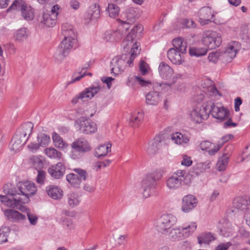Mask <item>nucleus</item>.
<instances>
[{
	"mask_svg": "<svg viewBox=\"0 0 250 250\" xmlns=\"http://www.w3.org/2000/svg\"><path fill=\"white\" fill-rule=\"evenodd\" d=\"M3 191L6 195H0V201L4 206L20 210H26L24 205L29 202V197L37 192L35 184L31 181L19 183L17 190L11 184L4 186Z\"/></svg>",
	"mask_w": 250,
	"mask_h": 250,
	"instance_id": "1",
	"label": "nucleus"
},
{
	"mask_svg": "<svg viewBox=\"0 0 250 250\" xmlns=\"http://www.w3.org/2000/svg\"><path fill=\"white\" fill-rule=\"evenodd\" d=\"M62 29L64 38L54 55L55 59L58 62H61L68 55L70 50L76 47L77 42V34L72 25L63 24Z\"/></svg>",
	"mask_w": 250,
	"mask_h": 250,
	"instance_id": "2",
	"label": "nucleus"
},
{
	"mask_svg": "<svg viewBox=\"0 0 250 250\" xmlns=\"http://www.w3.org/2000/svg\"><path fill=\"white\" fill-rule=\"evenodd\" d=\"M33 126L32 123L27 122L18 129L10 144L11 150L16 152L22 149L31 134Z\"/></svg>",
	"mask_w": 250,
	"mask_h": 250,
	"instance_id": "3",
	"label": "nucleus"
},
{
	"mask_svg": "<svg viewBox=\"0 0 250 250\" xmlns=\"http://www.w3.org/2000/svg\"><path fill=\"white\" fill-rule=\"evenodd\" d=\"M181 75L180 74L176 75L173 77L172 82L171 83H165L159 84L157 83L154 85L153 89L154 90L148 92L146 95V103L147 104L156 105L159 102L162 100V97L160 94V90L161 87L164 86L165 85H167L168 86H171L173 83H174L177 79L180 78Z\"/></svg>",
	"mask_w": 250,
	"mask_h": 250,
	"instance_id": "4",
	"label": "nucleus"
},
{
	"mask_svg": "<svg viewBox=\"0 0 250 250\" xmlns=\"http://www.w3.org/2000/svg\"><path fill=\"white\" fill-rule=\"evenodd\" d=\"M162 177L161 172L154 171L148 173L143 179L142 182V188H143V196L148 197L151 193V190L155 189L157 187V181Z\"/></svg>",
	"mask_w": 250,
	"mask_h": 250,
	"instance_id": "5",
	"label": "nucleus"
},
{
	"mask_svg": "<svg viewBox=\"0 0 250 250\" xmlns=\"http://www.w3.org/2000/svg\"><path fill=\"white\" fill-rule=\"evenodd\" d=\"M104 88V86H101L99 81L94 82L89 87L86 88L76 95L71 101L73 104L77 103L79 100L83 102L87 101L94 97L101 91Z\"/></svg>",
	"mask_w": 250,
	"mask_h": 250,
	"instance_id": "6",
	"label": "nucleus"
},
{
	"mask_svg": "<svg viewBox=\"0 0 250 250\" xmlns=\"http://www.w3.org/2000/svg\"><path fill=\"white\" fill-rule=\"evenodd\" d=\"M187 176L184 170H178L174 172L166 181L167 187L169 190H175L180 188Z\"/></svg>",
	"mask_w": 250,
	"mask_h": 250,
	"instance_id": "7",
	"label": "nucleus"
},
{
	"mask_svg": "<svg viewBox=\"0 0 250 250\" xmlns=\"http://www.w3.org/2000/svg\"><path fill=\"white\" fill-rule=\"evenodd\" d=\"M73 150L71 157L74 159H78L83 156V154L91 150L88 141L84 138H80L74 142L72 145Z\"/></svg>",
	"mask_w": 250,
	"mask_h": 250,
	"instance_id": "8",
	"label": "nucleus"
},
{
	"mask_svg": "<svg viewBox=\"0 0 250 250\" xmlns=\"http://www.w3.org/2000/svg\"><path fill=\"white\" fill-rule=\"evenodd\" d=\"M176 222L177 218L174 215L171 214H164L158 220L156 228L159 232L165 234L167 232V229Z\"/></svg>",
	"mask_w": 250,
	"mask_h": 250,
	"instance_id": "9",
	"label": "nucleus"
},
{
	"mask_svg": "<svg viewBox=\"0 0 250 250\" xmlns=\"http://www.w3.org/2000/svg\"><path fill=\"white\" fill-rule=\"evenodd\" d=\"M75 126L81 132L85 134L94 133L97 130V125L94 122L84 119V117L78 118L75 121Z\"/></svg>",
	"mask_w": 250,
	"mask_h": 250,
	"instance_id": "10",
	"label": "nucleus"
},
{
	"mask_svg": "<svg viewBox=\"0 0 250 250\" xmlns=\"http://www.w3.org/2000/svg\"><path fill=\"white\" fill-rule=\"evenodd\" d=\"M202 41L208 49H213L221 45L222 39L220 34L215 32H208L204 34Z\"/></svg>",
	"mask_w": 250,
	"mask_h": 250,
	"instance_id": "11",
	"label": "nucleus"
},
{
	"mask_svg": "<svg viewBox=\"0 0 250 250\" xmlns=\"http://www.w3.org/2000/svg\"><path fill=\"white\" fill-rule=\"evenodd\" d=\"M73 170L76 174L71 173L67 174L66 176V180L72 186L78 188L83 180H86L88 174L85 170L80 168H74Z\"/></svg>",
	"mask_w": 250,
	"mask_h": 250,
	"instance_id": "12",
	"label": "nucleus"
},
{
	"mask_svg": "<svg viewBox=\"0 0 250 250\" xmlns=\"http://www.w3.org/2000/svg\"><path fill=\"white\" fill-rule=\"evenodd\" d=\"M190 117L192 121L196 123H200L203 120L207 119L208 117V102L194 108L190 112Z\"/></svg>",
	"mask_w": 250,
	"mask_h": 250,
	"instance_id": "13",
	"label": "nucleus"
},
{
	"mask_svg": "<svg viewBox=\"0 0 250 250\" xmlns=\"http://www.w3.org/2000/svg\"><path fill=\"white\" fill-rule=\"evenodd\" d=\"M208 114L211 113L212 116L221 121L224 120L228 116V113L225 108L218 104H214L212 101H208Z\"/></svg>",
	"mask_w": 250,
	"mask_h": 250,
	"instance_id": "14",
	"label": "nucleus"
},
{
	"mask_svg": "<svg viewBox=\"0 0 250 250\" xmlns=\"http://www.w3.org/2000/svg\"><path fill=\"white\" fill-rule=\"evenodd\" d=\"M197 199L192 195H188L183 197L182 202L181 210L185 213H188L197 206Z\"/></svg>",
	"mask_w": 250,
	"mask_h": 250,
	"instance_id": "15",
	"label": "nucleus"
},
{
	"mask_svg": "<svg viewBox=\"0 0 250 250\" xmlns=\"http://www.w3.org/2000/svg\"><path fill=\"white\" fill-rule=\"evenodd\" d=\"M240 48V44L238 42L233 41L229 42L224 53V57L227 62H231L236 56Z\"/></svg>",
	"mask_w": 250,
	"mask_h": 250,
	"instance_id": "16",
	"label": "nucleus"
},
{
	"mask_svg": "<svg viewBox=\"0 0 250 250\" xmlns=\"http://www.w3.org/2000/svg\"><path fill=\"white\" fill-rule=\"evenodd\" d=\"M198 16L199 22H200L202 25H205L211 21L213 14L210 7H203L199 11Z\"/></svg>",
	"mask_w": 250,
	"mask_h": 250,
	"instance_id": "17",
	"label": "nucleus"
},
{
	"mask_svg": "<svg viewBox=\"0 0 250 250\" xmlns=\"http://www.w3.org/2000/svg\"><path fill=\"white\" fill-rule=\"evenodd\" d=\"M65 170V167L62 163L59 162L56 165L49 167L48 172L52 177L55 179H59L63 176Z\"/></svg>",
	"mask_w": 250,
	"mask_h": 250,
	"instance_id": "18",
	"label": "nucleus"
},
{
	"mask_svg": "<svg viewBox=\"0 0 250 250\" xmlns=\"http://www.w3.org/2000/svg\"><path fill=\"white\" fill-rule=\"evenodd\" d=\"M4 214L7 220L12 222H19L26 219L25 215L12 209L5 210Z\"/></svg>",
	"mask_w": 250,
	"mask_h": 250,
	"instance_id": "19",
	"label": "nucleus"
},
{
	"mask_svg": "<svg viewBox=\"0 0 250 250\" xmlns=\"http://www.w3.org/2000/svg\"><path fill=\"white\" fill-rule=\"evenodd\" d=\"M159 74L161 78L164 80L169 79L173 74L172 68L165 62H161L158 67Z\"/></svg>",
	"mask_w": 250,
	"mask_h": 250,
	"instance_id": "20",
	"label": "nucleus"
},
{
	"mask_svg": "<svg viewBox=\"0 0 250 250\" xmlns=\"http://www.w3.org/2000/svg\"><path fill=\"white\" fill-rule=\"evenodd\" d=\"M220 144H215L209 141H202L200 144V148L202 150L207 151L209 155H214L220 148Z\"/></svg>",
	"mask_w": 250,
	"mask_h": 250,
	"instance_id": "21",
	"label": "nucleus"
},
{
	"mask_svg": "<svg viewBox=\"0 0 250 250\" xmlns=\"http://www.w3.org/2000/svg\"><path fill=\"white\" fill-rule=\"evenodd\" d=\"M183 54L175 48H170L167 51V57L175 64H180L184 61Z\"/></svg>",
	"mask_w": 250,
	"mask_h": 250,
	"instance_id": "22",
	"label": "nucleus"
},
{
	"mask_svg": "<svg viewBox=\"0 0 250 250\" xmlns=\"http://www.w3.org/2000/svg\"><path fill=\"white\" fill-rule=\"evenodd\" d=\"M111 64L114 66L111 69L110 73L115 75V76L121 73L124 70V65L125 62L124 60L116 57L112 59Z\"/></svg>",
	"mask_w": 250,
	"mask_h": 250,
	"instance_id": "23",
	"label": "nucleus"
},
{
	"mask_svg": "<svg viewBox=\"0 0 250 250\" xmlns=\"http://www.w3.org/2000/svg\"><path fill=\"white\" fill-rule=\"evenodd\" d=\"M46 191L48 196L55 200L61 199L63 195L62 190L58 187L54 185L47 186Z\"/></svg>",
	"mask_w": 250,
	"mask_h": 250,
	"instance_id": "24",
	"label": "nucleus"
},
{
	"mask_svg": "<svg viewBox=\"0 0 250 250\" xmlns=\"http://www.w3.org/2000/svg\"><path fill=\"white\" fill-rule=\"evenodd\" d=\"M29 34V31L26 28H21L14 32L13 39L16 42H23L28 38Z\"/></svg>",
	"mask_w": 250,
	"mask_h": 250,
	"instance_id": "25",
	"label": "nucleus"
},
{
	"mask_svg": "<svg viewBox=\"0 0 250 250\" xmlns=\"http://www.w3.org/2000/svg\"><path fill=\"white\" fill-rule=\"evenodd\" d=\"M162 137V135H159L149 142L147 148L148 153L153 154L159 149L161 145Z\"/></svg>",
	"mask_w": 250,
	"mask_h": 250,
	"instance_id": "26",
	"label": "nucleus"
},
{
	"mask_svg": "<svg viewBox=\"0 0 250 250\" xmlns=\"http://www.w3.org/2000/svg\"><path fill=\"white\" fill-rule=\"evenodd\" d=\"M56 15L43 11L41 22L47 27H52L56 23Z\"/></svg>",
	"mask_w": 250,
	"mask_h": 250,
	"instance_id": "27",
	"label": "nucleus"
},
{
	"mask_svg": "<svg viewBox=\"0 0 250 250\" xmlns=\"http://www.w3.org/2000/svg\"><path fill=\"white\" fill-rule=\"evenodd\" d=\"M233 208L242 211L249 210V203L248 200L243 197H238L233 202Z\"/></svg>",
	"mask_w": 250,
	"mask_h": 250,
	"instance_id": "28",
	"label": "nucleus"
},
{
	"mask_svg": "<svg viewBox=\"0 0 250 250\" xmlns=\"http://www.w3.org/2000/svg\"><path fill=\"white\" fill-rule=\"evenodd\" d=\"M198 241L200 244L208 245L216 239V235L211 232H204L198 235Z\"/></svg>",
	"mask_w": 250,
	"mask_h": 250,
	"instance_id": "29",
	"label": "nucleus"
},
{
	"mask_svg": "<svg viewBox=\"0 0 250 250\" xmlns=\"http://www.w3.org/2000/svg\"><path fill=\"white\" fill-rule=\"evenodd\" d=\"M99 5L96 4L91 5L86 18L89 19V21H93L98 19L100 17Z\"/></svg>",
	"mask_w": 250,
	"mask_h": 250,
	"instance_id": "30",
	"label": "nucleus"
},
{
	"mask_svg": "<svg viewBox=\"0 0 250 250\" xmlns=\"http://www.w3.org/2000/svg\"><path fill=\"white\" fill-rule=\"evenodd\" d=\"M172 44L173 48H175L179 50L182 54H185L187 52V43L183 41L182 38H178L173 40Z\"/></svg>",
	"mask_w": 250,
	"mask_h": 250,
	"instance_id": "31",
	"label": "nucleus"
},
{
	"mask_svg": "<svg viewBox=\"0 0 250 250\" xmlns=\"http://www.w3.org/2000/svg\"><path fill=\"white\" fill-rule=\"evenodd\" d=\"M144 118V114L142 112H138L132 115L129 121V125L132 127L135 128L139 126Z\"/></svg>",
	"mask_w": 250,
	"mask_h": 250,
	"instance_id": "32",
	"label": "nucleus"
},
{
	"mask_svg": "<svg viewBox=\"0 0 250 250\" xmlns=\"http://www.w3.org/2000/svg\"><path fill=\"white\" fill-rule=\"evenodd\" d=\"M148 82L145 80L142 77L139 76H132L128 77L126 84L128 86H133L136 83H138L142 86H145L148 83Z\"/></svg>",
	"mask_w": 250,
	"mask_h": 250,
	"instance_id": "33",
	"label": "nucleus"
},
{
	"mask_svg": "<svg viewBox=\"0 0 250 250\" xmlns=\"http://www.w3.org/2000/svg\"><path fill=\"white\" fill-rule=\"evenodd\" d=\"M231 226V224L230 222L227 219H223L219 222V225L218 228L220 229V234L224 237L229 236V231L228 230H226V228H229Z\"/></svg>",
	"mask_w": 250,
	"mask_h": 250,
	"instance_id": "34",
	"label": "nucleus"
},
{
	"mask_svg": "<svg viewBox=\"0 0 250 250\" xmlns=\"http://www.w3.org/2000/svg\"><path fill=\"white\" fill-rule=\"evenodd\" d=\"M182 233L183 237L187 238L191 235L196 229L197 224L196 222H190L188 225L182 227Z\"/></svg>",
	"mask_w": 250,
	"mask_h": 250,
	"instance_id": "35",
	"label": "nucleus"
},
{
	"mask_svg": "<svg viewBox=\"0 0 250 250\" xmlns=\"http://www.w3.org/2000/svg\"><path fill=\"white\" fill-rule=\"evenodd\" d=\"M139 45L138 43L135 42L133 43L130 50V56L129 60L127 61V63L128 64L129 67L133 66V62L135 57L140 53L141 49H139Z\"/></svg>",
	"mask_w": 250,
	"mask_h": 250,
	"instance_id": "36",
	"label": "nucleus"
},
{
	"mask_svg": "<svg viewBox=\"0 0 250 250\" xmlns=\"http://www.w3.org/2000/svg\"><path fill=\"white\" fill-rule=\"evenodd\" d=\"M67 202L69 206L72 208L79 205L80 199L79 196L75 193H70L67 196Z\"/></svg>",
	"mask_w": 250,
	"mask_h": 250,
	"instance_id": "37",
	"label": "nucleus"
},
{
	"mask_svg": "<svg viewBox=\"0 0 250 250\" xmlns=\"http://www.w3.org/2000/svg\"><path fill=\"white\" fill-rule=\"evenodd\" d=\"M22 18L26 21H32L34 17V9L27 4L21 11Z\"/></svg>",
	"mask_w": 250,
	"mask_h": 250,
	"instance_id": "38",
	"label": "nucleus"
},
{
	"mask_svg": "<svg viewBox=\"0 0 250 250\" xmlns=\"http://www.w3.org/2000/svg\"><path fill=\"white\" fill-rule=\"evenodd\" d=\"M52 139L55 146L57 147L64 149L68 146V144L56 133H53Z\"/></svg>",
	"mask_w": 250,
	"mask_h": 250,
	"instance_id": "39",
	"label": "nucleus"
},
{
	"mask_svg": "<svg viewBox=\"0 0 250 250\" xmlns=\"http://www.w3.org/2000/svg\"><path fill=\"white\" fill-rule=\"evenodd\" d=\"M211 162L210 161H207L204 163L197 164L194 168V172L196 175H200L201 173L205 172L207 169H209L210 167Z\"/></svg>",
	"mask_w": 250,
	"mask_h": 250,
	"instance_id": "40",
	"label": "nucleus"
},
{
	"mask_svg": "<svg viewBox=\"0 0 250 250\" xmlns=\"http://www.w3.org/2000/svg\"><path fill=\"white\" fill-rule=\"evenodd\" d=\"M208 52V49L203 47H191L189 53L191 56L200 57L205 55Z\"/></svg>",
	"mask_w": 250,
	"mask_h": 250,
	"instance_id": "41",
	"label": "nucleus"
},
{
	"mask_svg": "<svg viewBox=\"0 0 250 250\" xmlns=\"http://www.w3.org/2000/svg\"><path fill=\"white\" fill-rule=\"evenodd\" d=\"M44 151L48 157L52 159H60L62 156L61 152L52 147L45 148L44 150Z\"/></svg>",
	"mask_w": 250,
	"mask_h": 250,
	"instance_id": "42",
	"label": "nucleus"
},
{
	"mask_svg": "<svg viewBox=\"0 0 250 250\" xmlns=\"http://www.w3.org/2000/svg\"><path fill=\"white\" fill-rule=\"evenodd\" d=\"M138 9L133 7H129L126 10V16L128 21L133 22L138 16Z\"/></svg>",
	"mask_w": 250,
	"mask_h": 250,
	"instance_id": "43",
	"label": "nucleus"
},
{
	"mask_svg": "<svg viewBox=\"0 0 250 250\" xmlns=\"http://www.w3.org/2000/svg\"><path fill=\"white\" fill-rule=\"evenodd\" d=\"M109 147L106 145H100L97 147L95 150V155L98 158L107 155L108 152Z\"/></svg>",
	"mask_w": 250,
	"mask_h": 250,
	"instance_id": "44",
	"label": "nucleus"
},
{
	"mask_svg": "<svg viewBox=\"0 0 250 250\" xmlns=\"http://www.w3.org/2000/svg\"><path fill=\"white\" fill-rule=\"evenodd\" d=\"M26 5L27 4L23 0H15L7 11L9 12L13 10H17L21 11Z\"/></svg>",
	"mask_w": 250,
	"mask_h": 250,
	"instance_id": "45",
	"label": "nucleus"
},
{
	"mask_svg": "<svg viewBox=\"0 0 250 250\" xmlns=\"http://www.w3.org/2000/svg\"><path fill=\"white\" fill-rule=\"evenodd\" d=\"M229 157L224 154L219 158L217 164V168L219 171L224 170L228 164Z\"/></svg>",
	"mask_w": 250,
	"mask_h": 250,
	"instance_id": "46",
	"label": "nucleus"
},
{
	"mask_svg": "<svg viewBox=\"0 0 250 250\" xmlns=\"http://www.w3.org/2000/svg\"><path fill=\"white\" fill-rule=\"evenodd\" d=\"M169 238L173 240H179L183 237L182 228H174L171 229L168 233Z\"/></svg>",
	"mask_w": 250,
	"mask_h": 250,
	"instance_id": "47",
	"label": "nucleus"
},
{
	"mask_svg": "<svg viewBox=\"0 0 250 250\" xmlns=\"http://www.w3.org/2000/svg\"><path fill=\"white\" fill-rule=\"evenodd\" d=\"M50 141V137L45 134L41 133L38 135L37 142L40 146H46L49 144Z\"/></svg>",
	"mask_w": 250,
	"mask_h": 250,
	"instance_id": "48",
	"label": "nucleus"
},
{
	"mask_svg": "<svg viewBox=\"0 0 250 250\" xmlns=\"http://www.w3.org/2000/svg\"><path fill=\"white\" fill-rule=\"evenodd\" d=\"M142 29V28L140 25L136 26L132 29L130 33H129V34L126 36L125 41H124V43H125L128 42V43L126 45V47H127V46H129V44H131L132 43V40L133 39V36L134 35L135 32H141Z\"/></svg>",
	"mask_w": 250,
	"mask_h": 250,
	"instance_id": "49",
	"label": "nucleus"
},
{
	"mask_svg": "<svg viewBox=\"0 0 250 250\" xmlns=\"http://www.w3.org/2000/svg\"><path fill=\"white\" fill-rule=\"evenodd\" d=\"M10 229L8 227H2L0 228V244L7 241Z\"/></svg>",
	"mask_w": 250,
	"mask_h": 250,
	"instance_id": "50",
	"label": "nucleus"
},
{
	"mask_svg": "<svg viewBox=\"0 0 250 250\" xmlns=\"http://www.w3.org/2000/svg\"><path fill=\"white\" fill-rule=\"evenodd\" d=\"M22 212H26L27 213V216L28 217V219L31 225L35 226L37 224L38 222V218L37 216L31 212L29 209L26 208V210L22 211Z\"/></svg>",
	"mask_w": 250,
	"mask_h": 250,
	"instance_id": "51",
	"label": "nucleus"
},
{
	"mask_svg": "<svg viewBox=\"0 0 250 250\" xmlns=\"http://www.w3.org/2000/svg\"><path fill=\"white\" fill-rule=\"evenodd\" d=\"M128 235L127 234L120 235L118 238L115 239V242L119 246H125L128 241Z\"/></svg>",
	"mask_w": 250,
	"mask_h": 250,
	"instance_id": "52",
	"label": "nucleus"
},
{
	"mask_svg": "<svg viewBox=\"0 0 250 250\" xmlns=\"http://www.w3.org/2000/svg\"><path fill=\"white\" fill-rule=\"evenodd\" d=\"M109 165V161L108 160H106L105 161L96 162L93 164V167L94 170L98 171L99 169L108 167Z\"/></svg>",
	"mask_w": 250,
	"mask_h": 250,
	"instance_id": "53",
	"label": "nucleus"
},
{
	"mask_svg": "<svg viewBox=\"0 0 250 250\" xmlns=\"http://www.w3.org/2000/svg\"><path fill=\"white\" fill-rule=\"evenodd\" d=\"M120 8L116 4H110V17L116 18L120 13Z\"/></svg>",
	"mask_w": 250,
	"mask_h": 250,
	"instance_id": "54",
	"label": "nucleus"
},
{
	"mask_svg": "<svg viewBox=\"0 0 250 250\" xmlns=\"http://www.w3.org/2000/svg\"><path fill=\"white\" fill-rule=\"evenodd\" d=\"M250 160V144L246 147L243 152L241 161H249Z\"/></svg>",
	"mask_w": 250,
	"mask_h": 250,
	"instance_id": "55",
	"label": "nucleus"
},
{
	"mask_svg": "<svg viewBox=\"0 0 250 250\" xmlns=\"http://www.w3.org/2000/svg\"><path fill=\"white\" fill-rule=\"evenodd\" d=\"M85 71H80L78 73H75L72 76V80L68 82V84H71L76 82L80 81L84 76H85Z\"/></svg>",
	"mask_w": 250,
	"mask_h": 250,
	"instance_id": "56",
	"label": "nucleus"
},
{
	"mask_svg": "<svg viewBox=\"0 0 250 250\" xmlns=\"http://www.w3.org/2000/svg\"><path fill=\"white\" fill-rule=\"evenodd\" d=\"M85 71H80L78 73H75L72 76V80L68 82V84H71L76 82L80 81L84 76H85Z\"/></svg>",
	"mask_w": 250,
	"mask_h": 250,
	"instance_id": "57",
	"label": "nucleus"
},
{
	"mask_svg": "<svg viewBox=\"0 0 250 250\" xmlns=\"http://www.w3.org/2000/svg\"><path fill=\"white\" fill-rule=\"evenodd\" d=\"M208 94L210 96L217 97V96H220V94L217 90V89L213 85H209L207 88Z\"/></svg>",
	"mask_w": 250,
	"mask_h": 250,
	"instance_id": "58",
	"label": "nucleus"
},
{
	"mask_svg": "<svg viewBox=\"0 0 250 250\" xmlns=\"http://www.w3.org/2000/svg\"><path fill=\"white\" fill-rule=\"evenodd\" d=\"M77 116H82L81 117H84V119H88L90 117H92L93 115V113H91L89 116L87 113V111L84 110L82 108H79L77 110Z\"/></svg>",
	"mask_w": 250,
	"mask_h": 250,
	"instance_id": "59",
	"label": "nucleus"
},
{
	"mask_svg": "<svg viewBox=\"0 0 250 250\" xmlns=\"http://www.w3.org/2000/svg\"><path fill=\"white\" fill-rule=\"evenodd\" d=\"M219 53L217 52H212L209 53L208 60L209 62H216L218 60Z\"/></svg>",
	"mask_w": 250,
	"mask_h": 250,
	"instance_id": "60",
	"label": "nucleus"
},
{
	"mask_svg": "<svg viewBox=\"0 0 250 250\" xmlns=\"http://www.w3.org/2000/svg\"><path fill=\"white\" fill-rule=\"evenodd\" d=\"M45 178V172L43 170H39L37 177V182L40 184H43Z\"/></svg>",
	"mask_w": 250,
	"mask_h": 250,
	"instance_id": "61",
	"label": "nucleus"
},
{
	"mask_svg": "<svg viewBox=\"0 0 250 250\" xmlns=\"http://www.w3.org/2000/svg\"><path fill=\"white\" fill-rule=\"evenodd\" d=\"M181 164L182 166L189 167L192 164V161L190 157L184 155H183V160H182Z\"/></svg>",
	"mask_w": 250,
	"mask_h": 250,
	"instance_id": "62",
	"label": "nucleus"
},
{
	"mask_svg": "<svg viewBox=\"0 0 250 250\" xmlns=\"http://www.w3.org/2000/svg\"><path fill=\"white\" fill-rule=\"evenodd\" d=\"M180 137H183V134L179 132H176L170 136L171 140L176 144H179V142H180Z\"/></svg>",
	"mask_w": 250,
	"mask_h": 250,
	"instance_id": "63",
	"label": "nucleus"
},
{
	"mask_svg": "<svg viewBox=\"0 0 250 250\" xmlns=\"http://www.w3.org/2000/svg\"><path fill=\"white\" fill-rule=\"evenodd\" d=\"M148 66L147 64L144 61H142L140 63V71L141 74L145 75L147 72V68Z\"/></svg>",
	"mask_w": 250,
	"mask_h": 250,
	"instance_id": "64",
	"label": "nucleus"
}]
</instances>
